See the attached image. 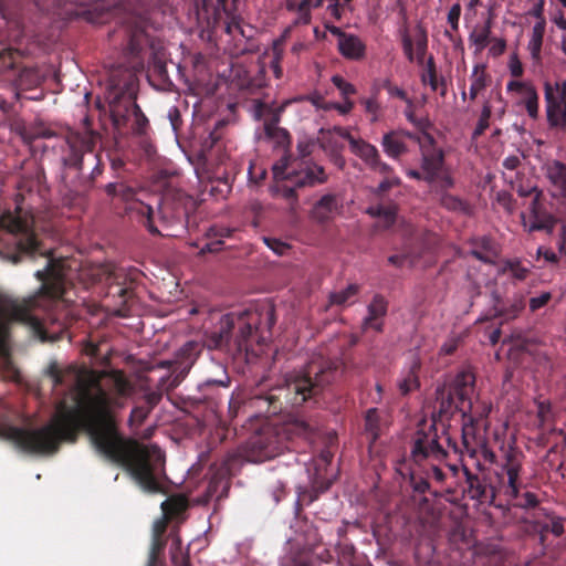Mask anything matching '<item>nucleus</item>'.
<instances>
[{
    "instance_id": "obj_55",
    "label": "nucleus",
    "mask_w": 566,
    "mask_h": 566,
    "mask_svg": "<svg viewBox=\"0 0 566 566\" xmlns=\"http://www.w3.org/2000/svg\"><path fill=\"white\" fill-rule=\"evenodd\" d=\"M150 411L151 410L149 409V407H146L145 405L140 403L133 408V410L130 412L129 421L132 423H136L137 426H139L145 421V419L148 417Z\"/></svg>"
},
{
    "instance_id": "obj_56",
    "label": "nucleus",
    "mask_w": 566,
    "mask_h": 566,
    "mask_svg": "<svg viewBox=\"0 0 566 566\" xmlns=\"http://www.w3.org/2000/svg\"><path fill=\"white\" fill-rule=\"evenodd\" d=\"M333 84L339 90L340 94L344 97H348L356 93V88L353 84L345 81L340 75H334L332 77Z\"/></svg>"
},
{
    "instance_id": "obj_24",
    "label": "nucleus",
    "mask_w": 566,
    "mask_h": 566,
    "mask_svg": "<svg viewBox=\"0 0 566 566\" xmlns=\"http://www.w3.org/2000/svg\"><path fill=\"white\" fill-rule=\"evenodd\" d=\"M530 218L531 223L528 226V232L545 230L551 233L556 223V219L554 216L541 211V209L538 208L537 196L534 198L532 202V212Z\"/></svg>"
},
{
    "instance_id": "obj_25",
    "label": "nucleus",
    "mask_w": 566,
    "mask_h": 566,
    "mask_svg": "<svg viewBox=\"0 0 566 566\" xmlns=\"http://www.w3.org/2000/svg\"><path fill=\"white\" fill-rule=\"evenodd\" d=\"M339 53L349 60H360L366 52V45L355 34L347 33L340 41H338Z\"/></svg>"
},
{
    "instance_id": "obj_52",
    "label": "nucleus",
    "mask_w": 566,
    "mask_h": 566,
    "mask_svg": "<svg viewBox=\"0 0 566 566\" xmlns=\"http://www.w3.org/2000/svg\"><path fill=\"white\" fill-rule=\"evenodd\" d=\"M360 103L364 106L365 112L371 116L370 117V122L371 123L377 122L378 120V113H379V109H380V105H379V103L377 101V97L373 96V97H369V98H361Z\"/></svg>"
},
{
    "instance_id": "obj_53",
    "label": "nucleus",
    "mask_w": 566,
    "mask_h": 566,
    "mask_svg": "<svg viewBox=\"0 0 566 566\" xmlns=\"http://www.w3.org/2000/svg\"><path fill=\"white\" fill-rule=\"evenodd\" d=\"M523 180L524 179H512L511 180L512 188L516 189L517 193L521 197H528V196L535 193V197L537 196V198H538L539 192L537 191V186H535V185L524 186L522 184Z\"/></svg>"
},
{
    "instance_id": "obj_22",
    "label": "nucleus",
    "mask_w": 566,
    "mask_h": 566,
    "mask_svg": "<svg viewBox=\"0 0 566 566\" xmlns=\"http://www.w3.org/2000/svg\"><path fill=\"white\" fill-rule=\"evenodd\" d=\"M237 231L238 228L235 227H227L222 224L211 226L206 233L210 241L201 249V253H214L221 251L223 245L222 239L232 238Z\"/></svg>"
},
{
    "instance_id": "obj_20",
    "label": "nucleus",
    "mask_w": 566,
    "mask_h": 566,
    "mask_svg": "<svg viewBox=\"0 0 566 566\" xmlns=\"http://www.w3.org/2000/svg\"><path fill=\"white\" fill-rule=\"evenodd\" d=\"M216 373L207 376L202 382L199 384L198 390L203 395L205 398H217L210 394L213 389L227 390L230 387L231 379L227 373V369L222 365H213Z\"/></svg>"
},
{
    "instance_id": "obj_61",
    "label": "nucleus",
    "mask_w": 566,
    "mask_h": 566,
    "mask_svg": "<svg viewBox=\"0 0 566 566\" xmlns=\"http://www.w3.org/2000/svg\"><path fill=\"white\" fill-rule=\"evenodd\" d=\"M410 484H411L413 491L418 492L420 494L426 493L430 486V484L426 478H423L422 475H416V474H412L410 476Z\"/></svg>"
},
{
    "instance_id": "obj_49",
    "label": "nucleus",
    "mask_w": 566,
    "mask_h": 566,
    "mask_svg": "<svg viewBox=\"0 0 566 566\" xmlns=\"http://www.w3.org/2000/svg\"><path fill=\"white\" fill-rule=\"evenodd\" d=\"M169 209V205L164 202L158 211V221L164 227H168L172 224L175 221H181L182 217L186 214L185 211H177L171 218L167 216V211Z\"/></svg>"
},
{
    "instance_id": "obj_23",
    "label": "nucleus",
    "mask_w": 566,
    "mask_h": 566,
    "mask_svg": "<svg viewBox=\"0 0 566 566\" xmlns=\"http://www.w3.org/2000/svg\"><path fill=\"white\" fill-rule=\"evenodd\" d=\"M339 202L335 195L323 196L314 206L312 217L319 223L327 222L338 210Z\"/></svg>"
},
{
    "instance_id": "obj_12",
    "label": "nucleus",
    "mask_w": 566,
    "mask_h": 566,
    "mask_svg": "<svg viewBox=\"0 0 566 566\" xmlns=\"http://www.w3.org/2000/svg\"><path fill=\"white\" fill-rule=\"evenodd\" d=\"M99 139V133L91 128L90 119L88 117H85L83 132L71 130L66 134V143L72 154L65 159V165L74 167L81 165L83 154L86 151H93Z\"/></svg>"
},
{
    "instance_id": "obj_21",
    "label": "nucleus",
    "mask_w": 566,
    "mask_h": 566,
    "mask_svg": "<svg viewBox=\"0 0 566 566\" xmlns=\"http://www.w3.org/2000/svg\"><path fill=\"white\" fill-rule=\"evenodd\" d=\"M499 253V245L491 237L482 235L472 240L471 254L475 259L484 263H493Z\"/></svg>"
},
{
    "instance_id": "obj_34",
    "label": "nucleus",
    "mask_w": 566,
    "mask_h": 566,
    "mask_svg": "<svg viewBox=\"0 0 566 566\" xmlns=\"http://www.w3.org/2000/svg\"><path fill=\"white\" fill-rule=\"evenodd\" d=\"M546 21L536 22L532 30V38L528 43L531 54L533 59H539V53L543 44V38L545 34Z\"/></svg>"
},
{
    "instance_id": "obj_63",
    "label": "nucleus",
    "mask_w": 566,
    "mask_h": 566,
    "mask_svg": "<svg viewBox=\"0 0 566 566\" xmlns=\"http://www.w3.org/2000/svg\"><path fill=\"white\" fill-rule=\"evenodd\" d=\"M168 119L170 122V125H171L174 132L178 133V130L182 124V119H181L180 111L177 106H172L169 108Z\"/></svg>"
},
{
    "instance_id": "obj_37",
    "label": "nucleus",
    "mask_w": 566,
    "mask_h": 566,
    "mask_svg": "<svg viewBox=\"0 0 566 566\" xmlns=\"http://www.w3.org/2000/svg\"><path fill=\"white\" fill-rule=\"evenodd\" d=\"M538 532L542 541L545 539L547 534H553L558 537L564 533V523L560 518H548L538 524Z\"/></svg>"
},
{
    "instance_id": "obj_62",
    "label": "nucleus",
    "mask_w": 566,
    "mask_h": 566,
    "mask_svg": "<svg viewBox=\"0 0 566 566\" xmlns=\"http://www.w3.org/2000/svg\"><path fill=\"white\" fill-rule=\"evenodd\" d=\"M402 49L408 61L413 62L416 60V54L413 52V39L408 33L402 35Z\"/></svg>"
},
{
    "instance_id": "obj_29",
    "label": "nucleus",
    "mask_w": 566,
    "mask_h": 566,
    "mask_svg": "<svg viewBox=\"0 0 566 566\" xmlns=\"http://www.w3.org/2000/svg\"><path fill=\"white\" fill-rule=\"evenodd\" d=\"M360 291V286L358 284H349L346 289L339 292H333L328 296V306L337 305L343 306L346 304H352L353 298L357 296Z\"/></svg>"
},
{
    "instance_id": "obj_27",
    "label": "nucleus",
    "mask_w": 566,
    "mask_h": 566,
    "mask_svg": "<svg viewBox=\"0 0 566 566\" xmlns=\"http://www.w3.org/2000/svg\"><path fill=\"white\" fill-rule=\"evenodd\" d=\"M365 432L370 443H375L381 433V418L377 408H370L365 413Z\"/></svg>"
},
{
    "instance_id": "obj_33",
    "label": "nucleus",
    "mask_w": 566,
    "mask_h": 566,
    "mask_svg": "<svg viewBox=\"0 0 566 566\" xmlns=\"http://www.w3.org/2000/svg\"><path fill=\"white\" fill-rule=\"evenodd\" d=\"M367 213L371 217H377L384 220V227L389 228L396 222L397 207L395 205L389 206H375L367 209Z\"/></svg>"
},
{
    "instance_id": "obj_51",
    "label": "nucleus",
    "mask_w": 566,
    "mask_h": 566,
    "mask_svg": "<svg viewBox=\"0 0 566 566\" xmlns=\"http://www.w3.org/2000/svg\"><path fill=\"white\" fill-rule=\"evenodd\" d=\"M263 242L277 255H284L291 249L289 243L276 238L263 237Z\"/></svg>"
},
{
    "instance_id": "obj_44",
    "label": "nucleus",
    "mask_w": 566,
    "mask_h": 566,
    "mask_svg": "<svg viewBox=\"0 0 566 566\" xmlns=\"http://www.w3.org/2000/svg\"><path fill=\"white\" fill-rule=\"evenodd\" d=\"M275 109H276V106H274L273 104L265 103L261 99L253 101L252 111H253V116L256 120L263 119V122H264L265 118L271 115V111H275Z\"/></svg>"
},
{
    "instance_id": "obj_59",
    "label": "nucleus",
    "mask_w": 566,
    "mask_h": 566,
    "mask_svg": "<svg viewBox=\"0 0 566 566\" xmlns=\"http://www.w3.org/2000/svg\"><path fill=\"white\" fill-rule=\"evenodd\" d=\"M551 298V292H543L538 296L531 297L528 302L531 312H536L539 308L544 307L545 305H547Z\"/></svg>"
},
{
    "instance_id": "obj_42",
    "label": "nucleus",
    "mask_w": 566,
    "mask_h": 566,
    "mask_svg": "<svg viewBox=\"0 0 566 566\" xmlns=\"http://www.w3.org/2000/svg\"><path fill=\"white\" fill-rule=\"evenodd\" d=\"M486 66L484 64H476L473 67L471 75V85L475 86L480 91H483L489 83V75L485 72Z\"/></svg>"
},
{
    "instance_id": "obj_60",
    "label": "nucleus",
    "mask_w": 566,
    "mask_h": 566,
    "mask_svg": "<svg viewBox=\"0 0 566 566\" xmlns=\"http://www.w3.org/2000/svg\"><path fill=\"white\" fill-rule=\"evenodd\" d=\"M405 115L410 123H412L416 127H418L421 130V134L427 133L426 129L429 126V122L424 118H420V119L417 118L415 116L413 106L411 108H409V104H407Z\"/></svg>"
},
{
    "instance_id": "obj_13",
    "label": "nucleus",
    "mask_w": 566,
    "mask_h": 566,
    "mask_svg": "<svg viewBox=\"0 0 566 566\" xmlns=\"http://www.w3.org/2000/svg\"><path fill=\"white\" fill-rule=\"evenodd\" d=\"M280 452L281 444L274 433L269 430L250 439L247 447V460L255 463L264 462L275 458Z\"/></svg>"
},
{
    "instance_id": "obj_32",
    "label": "nucleus",
    "mask_w": 566,
    "mask_h": 566,
    "mask_svg": "<svg viewBox=\"0 0 566 566\" xmlns=\"http://www.w3.org/2000/svg\"><path fill=\"white\" fill-rule=\"evenodd\" d=\"M317 428V422L312 419L295 418L287 424V431L300 437L310 438Z\"/></svg>"
},
{
    "instance_id": "obj_45",
    "label": "nucleus",
    "mask_w": 566,
    "mask_h": 566,
    "mask_svg": "<svg viewBox=\"0 0 566 566\" xmlns=\"http://www.w3.org/2000/svg\"><path fill=\"white\" fill-rule=\"evenodd\" d=\"M381 87L386 90L391 97H397L406 102L409 104V108L412 107V101L408 97L406 91L394 85L389 78L382 81Z\"/></svg>"
},
{
    "instance_id": "obj_36",
    "label": "nucleus",
    "mask_w": 566,
    "mask_h": 566,
    "mask_svg": "<svg viewBox=\"0 0 566 566\" xmlns=\"http://www.w3.org/2000/svg\"><path fill=\"white\" fill-rule=\"evenodd\" d=\"M413 45H416V61L418 64L422 65L428 50V36L422 27L417 28Z\"/></svg>"
},
{
    "instance_id": "obj_41",
    "label": "nucleus",
    "mask_w": 566,
    "mask_h": 566,
    "mask_svg": "<svg viewBox=\"0 0 566 566\" xmlns=\"http://www.w3.org/2000/svg\"><path fill=\"white\" fill-rule=\"evenodd\" d=\"M421 82L429 84L432 91L440 90V95L443 97L447 94V83L443 77L438 78L437 72L423 73L421 75Z\"/></svg>"
},
{
    "instance_id": "obj_35",
    "label": "nucleus",
    "mask_w": 566,
    "mask_h": 566,
    "mask_svg": "<svg viewBox=\"0 0 566 566\" xmlns=\"http://www.w3.org/2000/svg\"><path fill=\"white\" fill-rule=\"evenodd\" d=\"M170 558L174 566H191L189 551L188 548L182 551L181 539L179 536L174 538L170 548Z\"/></svg>"
},
{
    "instance_id": "obj_7",
    "label": "nucleus",
    "mask_w": 566,
    "mask_h": 566,
    "mask_svg": "<svg viewBox=\"0 0 566 566\" xmlns=\"http://www.w3.org/2000/svg\"><path fill=\"white\" fill-rule=\"evenodd\" d=\"M125 33L128 38V54L139 64L147 59L149 69L164 80L167 76L165 48L160 40L148 33L147 20L143 17L130 18L125 27Z\"/></svg>"
},
{
    "instance_id": "obj_54",
    "label": "nucleus",
    "mask_w": 566,
    "mask_h": 566,
    "mask_svg": "<svg viewBox=\"0 0 566 566\" xmlns=\"http://www.w3.org/2000/svg\"><path fill=\"white\" fill-rule=\"evenodd\" d=\"M417 261H418V256H413L410 253L394 254L388 258V262L398 268H401L407 263L410 266H412L416 264Z\"/></svg>"
},
{
    "instance_id": "obj_16",
    "label": "nucleus",
    "mask_w": 566,
    "mask_h": 566,
    "mask_svg": "<svg viewBox=\"0 0 566 566\" xmlns=\"http://www.w3.org/2000/svg\"><path fill=\"white\" fill-rule=\"evenodd\" d=\"M350 150L359 157L373 171L377 174H389L390 167L380 158L378 149L364 139L350 140Z\"/></svg>"
},
{
    "instance_id": "obj_15",
    "label": "nucleus",
    "mask_w": 566,
    "mask_h": 566,
    "mask_svg": "<svg viewBox=\"0 0 566 566\" xmlns=\"http://www.w3.org/2000/svg\"><path fill=\"white\" fill-rule=\"evenodd\" d=\"M422 155V168L429 175L428 177H438L442 171L444 164V153L437 147L436 140L429 133L420 134L418 142Z\"/></svg>"
},
{
    "instance_id": "obj_31",
    "label": "nucleus",
    "mask_w": 566,
    "mask_h": 566,
    "mask_svg": "<svg viewBox=\"0 0 566 566\" xmlns=\"http://www.w3.org/2000/svg\"><path fill=\"white\" fill-rule=\"evenodd\" d=\"M197 349L198 345L193 342H188L180 348L178 353V364L181 368V374H187L195 364Z\"/></svg>"
},
{
    "instance_id": "obj_4",
    "label": "nucleus",
    "mask_w": 566,
    "mask_h": 566,
    "mask_svg": "<svg viewBox=\"0 0 566 566\" xmlns=\"http://www.w3.org/2000/svg\"><path fill=\"white\" fill-rule=\"evenodd\" d=\"M339 375V364L318 358L311 360L303 371L287 377L284 384L270 389L265 395L254 398V405L269 415H277L289 407L314 406L324 389Z\"/></svg>"
},
{
    "instance_id": "obj_38",
    "label": "nucleus",
    "mask_w": 566,
    "mask_h": 566,
    "mask_svg": "<svg viewBox=\"0 0 566 566\" xmlns=\"http://www.w3.org/2000/svg\"><path fill=\"white\" fill-rule=\"evenodd\" d=\"M440 203L448 210L459 211L465 214L470 213V206L465 201L450 193H442L440 197Z\"/></svg>"
},
{
    "instance_id": "obj_43",
    "label": "nucleus",
    "mask_w": 566,
    "mask_h": 566,
    "mask_svg": "<svg viewBox=\"0 0 566 566\" xmlns=\"http://www.w3.org/2000/svg\"><path fill=\"white\" fill-rule=\"evenodd\" d=\"M502 273H509L513 279L517 281H523L526 279L528 270L522 266V264L518 261H509L503 268Z\"/></svg>"
},
{
    "instance_id": "obj_1",
    "label": "nucleus",
    "mask_w": 566,
    "mask_h": 566,
    "mask_svg": "<svg viewBox=\"0 0 566 566\" xmlns=\"http://www.w3.org/2000/svg\"><path fill=\"white\" fill-rule=\"evenodd\" d=\"M1 226L12 237L14 252L12 261L23 256H46L44 270L35 272L41 281L36 293L24 298H11L0 293V356L7 355L9 325L23 324L31 335L42 343L61 340L66 329L59 324L46 327L33 313L48 310L56 301H66V282L59 263L50 249H44L36 239L28 218L8 216ZM46 375L53 388L74 382L77 405L69 407L61 402L51 420L40 428H21L6 421L0 422V438L15 448L32 454H54L63 442H75L78 432L85 430L95 449L105 458L122 465L147 493H164L159 473L164 470L165 454L157 446H144L120 436L113 408H122L123 399L130 395L133 386L123 371H96L69 366L62 370L56 361L50 363Z\"/></svg>"
},
{
    "instance_id": "obj_46",
    "label": "nucleus",
    "mask_w": 566,
    "mask_h": 566,
    "mask_svg": "<svg viewBox=\"0 0 566 566\" xmlns=\"http://www.w3.org/2000/svg\"><path fill=\"white\" fill-rule=\"evenodd\" d=\"M525 109L531 118L538 116V94L536 88L533 87L525 94Z\"/></svg>"
},
{
    "instance_id": "obj_39",
    "label": "nucleus",
    "mask_w": 566,
    "mask_h": 566,
    "mask_svg": "<svg viewBox=\"0 0 566 566\" xmlns=\"http://www.w3.org/2000/svg\"><path fill=\"white\" fill-rule=\"evenodd\" d=\"M306 1L297 2L296 0H285V8L290 12H297V23L308 24L311 22V12L305 8Z\"/></svg>"
},
{
    "instance_id": "obj_47",
    "label": "nucleus",
    "mask_w": 566,
    "mask_h": 566,
    "mask_svg": "<svg viewBox=\"0 0 566 566\" xmlns=\"http://www.w3.org/2000/svg\"><path fill=\"white\" fill-rule=\"evenodd\" d=\"M491 114H492L491 106L488 103L484 104L481 115H480V118H479V122L473 132L474 138L481 136L486 130V128L490 125L489 120H490Z\"/></svg>"
},
{
    "instance_id": "obj_17",
    "label": "nucleus",
    "mask_w": 566,
    "mask_h": 566,
    "mask_svg": "<svg viewBox=\"0 0 566 566\" xmlns=\"http://www.w3.org/2000/svg\"><path fill=\"white\" fill-rule=\"evenodd\" d=\"M494 316L500 317L503 322L512 321L525 308L526 301L523 294H514L513 297L505 303L497 291L492 293Z\"/></svg>"
},
{
    "instance_id": "obj_11",
    "label": "nucleus",
    "mask_w": 566,
    "mask_h": 566,
    "mask_svg": "<svg viewBox=\"0 0 566 566\" xmlns=\"http://www.w3.org/2000/svg\"><path fill=\"white\" fill-rule=\"evenodd\" d=\"M479 471H482V465L478 462ZM463 473L465 476V488L463 493L470 500L476 501L480 504H493L497 495V486L484 472L473 473L468 467L463 465Z\"/></svg>"
},
{
    "instance_id": "obj_58",
    "label": "nucleus",
    "mask_w": 566,
    "mask_h": 566,
    "mask_svg": "<svg viewBox=\"0 0 566 566\" xmlns=\"http://www.w3.org/2000/svg\"><path fill=\"white\" fill-rule=\"evenodd\" d=\"M284 109H285V104H282L280 106H276L275 111H271V115L269 117H266L263 123V128L271 127L273 129V128L280 127L279 124L281 122V116H282Z\"/></svg>"
},
{
    "instance_id": "obj_6",
    "label": "nucleus",
    "mask_w": 566,
    "mask_h": 566,
    "mask_svg": "<svg viewBox=\"0 0 566 566\" xmlns=\"http://www.w3.org/2000/svg\"><path fill=\"white\" fill-rule=\"evenodd\" d=\"M264 136L273 142L276 148L284 150L282 157L273 165L274 177H319L324 174V167L314 160L316 145L313 140H298L297 156L294 157L290 150L292 136L287 129L264 127Z\"/></svg>"
},
{
    "instance_id": "obj_8",
    "label": "nucleus",
    "mask_w": 566,
    "mask_h": 566,
    "mask_svg": "<svg viewBox=\"0 0 566 566\" xmlns=\"http://www.w3.org/2000/svg\"><path fill=\"white\" fill-rule=\"evenodd\" d=\"M523 458L522 452L515 449L506 450L501 470L495 472V485L497 494L504 495L509 504L521 509H532L538 504V500L530 491L522 492L525 488L521 479Z\"/></svg>"
},
{
    "instance_id": "obj_57",
    "label": "nucleus",
    "mask_w": 566,
    "mask_h": 566,
    "mask_svg": "<svg viewBox=\"0 0 566 566\" xmlns=\"http://www.w3.org/2000/svg\"><path fill=\"white\" fill-rule=\"evenodd\" d=\"M460 15H461V6H460V3L452 4V7L450 8V10L448 12L447 20H448V23H449L450 28L454 32L459 31Z\"/></svg>"
},
{
    "instance_id": "obj_19",
    "label": "nucleus",
    "mask_w": 566,
    "mask_h": 566,
    "mask_svg": "<svg viewBox=\"0 0 566 566\" xmlns=\"http://www.w3.org/2000/svg\"><path fill=\"white\" fill-rule=\"evenodd\" d=\"M285 180L286 179H273V182L270 185L269 190L273 197H282L290 202L291 207H294L297 203L296 188H302L305 186L313 187L316 184L324 182L326 179H298L297 184L294 187L287 186L284 182Z\"/></svg>"
},
{
    "instance_id": "obj_5",
    "label": "nucleus",
    "mask_w": 566,
    "mask_h": 566,
    "mask_svg": "<svg viewBox=\"0 0 566 566\" xmlns=\"http://www.w3.org/2000/svg\"><path fill=\"white\" fill-rule=\"evenodd\" d=\"M137 93L138 78L135 74L127 70L114 71L111 74L105 98L113 127L119 135L146 137L150 130L148 118L136 103Z\"/></svg>"
},
{
    "instance_id": "obj_3",
    "label": "nucleus",
    "mask_w": 566,
    "mask_h": 566,
    "mask_svg": "<svg viewBox=\"0 0 566 566\" xmlns=\"http://www.w3.org/2000/svg\"><path fill=\"white\" fill-rule=\"evenodd\" d=\"M475 386V376L471 370L458 373L449 384L439 386L436 390V407L432 422L428 428L426 423L419 428L413 446L411 457L416 462L426 459L443 460L448 457V451L439 442L437 421L443 422L459 411L463 417L472 412V395ZM444 427V423H441Z\"/></svg>"
},
{
    "instance_id": "obj_50",
    "label": "nucleus",
    "mask_w": 566,
    "mask_h": 566,
    "mask_svg": "<svg viewBox=\"0 0 566 566\" xmlns=\"http://www.w3.org/2000/svg\"><path fill=\"white\" fill-rule=\"evenodd\" d=\"M166 546V541L164 538H151L150 553L148 557L147 566H156L158 555L164 551Z\"/></svg>"
},
{
    "instance_id": "obj_48",
    "label": "nucleus",
    "mask_w": 566,
    "mask_h": 566,
    "mask_svg": "<svg viewBox=\"0 0 566 566\" xmlns=\"http://www.w3.org/2000/svg\"><path fill=\"white\" fill-rule=\"evenodd\" d=\"M328 488V485H326V488L322 489V490H317L316 488H311V489H300L298 491V499H297V502L298 504L301 505H310L312 504L314 501H316L319 496V493L321 492H324L326 489Z\"/></svg>"
},
{
    "instance_id": "obj_30",
    "label": "nucleus",
    "mask_w": 566,
    "mask_h": 566,
    "mask_svg": "<svg viewBox=\"0 0 566 566\" xmlns=\"http://www.w3.org/2000/svg\"><path fill=\"white\" fill-rule=\"evenodd\" d=\"M490 36H491V23H490V21L486 22L481 28H475L471 32V34L469 36V41H470V43L472 45H474V48H475L474 53L475 54H480L485 49V46L490 42Z\"/></svg>"
},
{
    "instance_id": "obj_14",
    "label": "nucleus",
    "mask_w": 566,
    "mask_h": 566,
    "mask_svg": "<svg viewBox=\"0 0 566 566\" xmlns=\"http://www.w3.org/2000/svg\"><path fill=\"white\" fill-rule=\"evenodd\" d=\"M420 134L405 129H392L382 135L380 145L384 153L394 160H400L409 153L410 144H418Z\"/></svg>"
},
{
    "instance_id": "obj_40",
    "label": "nucleus",
    "mask_w": 566,
    "mask_h": 566,
    "mask_svg": "<svg viewBox=\"0 0 566 566\" xmlns=\"http://www.w3.org/2000/svg\"><path fill=\"white\" fill-rule=\"evenodd\" d=\"M399 390L402 395H408L419 387V378L416 367L410 368L405 377L398 384Z\"/></svg>"
},
{
    "instance_id": "obj_28",
    "label": "nucleus",
    "mask_w": 566,
    "mask_h": 566,
    "mask_svg": "<svg viewBox=\"0 0 566 566\" xmlns=\"http://www.w3.org/2000/svg\"><path fill=\"white\" fill-rule=\"evenodd\" d=\"M221 12H223L226 14V22H224V30L228 34L230 35H234L235 32H239L241 35H244L243 33V30L241 28V23H240V19L237 18L235 15L231 14L228 10H227V3L224 4V8L220 7L218 3L216 6V9H214V24H217L219 22V20L221 19Z\"/></svg>"
},
{
    "instance_id": "obj_9",
    "label": "nucleus",
    "mask_w": 566,
    "mask_h": 566,
    "mask_svg": "<svg viewBox=\"0 0 566 566\" xmlns=\"http://www.w3.org/2000/svg\"><path fill=\"white\" fill-rule=\"evenodd\" d=\"M106 192L109 196L119 197L126 202H132L129 210L136 211L139 216V221L147 228L151 234H161L156 226L155 210L150 205L144 203L137 196L139 190L128 185L125 181L111 182L106 186Z\"/></svg>"
},
{
    "instance_id": "obj_10",
    "label": "nucleus",
    "mask_w": 566,
    "mask_h": 566,
    "mask_svg": "<svg viewBox=\"0 0 566 566\" xmlns=\"http://www.w3.org/2000/svg\"><path fill=\"white\" fill-rule=\"evenodd\" d=\"M546 119L549 128L566 132V81L544 83Z\"/></svg>"
},
{
    "instance_id": "obj_18",
    "label": "nucleus",
    "mask_w": 566,
    "mask_h": 566,
    "mask_svg": "<svg viewBox=\"0 0 566 566\" xmlns=\"http://www.w3.org/2000/svg\"><path fill=\"white\" fill-rule=\"evenodd\" d=\"M387 312L388 301L381 294L374 295L367 306V316L363 321V329H374L377 333H381Z\"/></svg>"
},
{
    "instance_id": "obj_26",
    "label": "nucleus",
    "mask_w": 566,
    "mask_h": 566,
    "mask_svg": "<svg viewBox=\"0 0 566 566\" xmlns=\"http://www.w3.org/2000/svg\"><path fill=\"white\" fill-rule=\"evenodd\" d=\"M189 506L185 495H172L161 503V510L166 518H177L182 515Z\"/></svg>"
},
{
    "instance_id": "obj_64",
    "label": "nucleus",
    "mask_w": 566,
    "mask_h": 566,
    "mask_svg": "<svg viewBox=\"0 0 566 566\" xmlns=\"http://www.w3.org/2000/svg\"><path fill=\"white\" fill-rule=\"evenodd\" d=\"M161 397V392L158 391L146 392L143 397V405L149 407V409L153 410L159 403Z\"/></svg>"
},
{
    "instance_id": "obj_2",
    "label": "nucleus",
    "mask_w": 566,
    "mask_h": 566,
    "mask_svg": "<svg viewBox=\"0 0 566 566\" xmlns=\"http://www.w3.org/2000/svg\"><path fill=\"white\" fill-rule=\"evenodd\" d=\"M275 322V308L269 301L242 312L227 313L210 332L208 345L214 349L259 356L271 337Z\"/></svg>"
}]
</instances>
